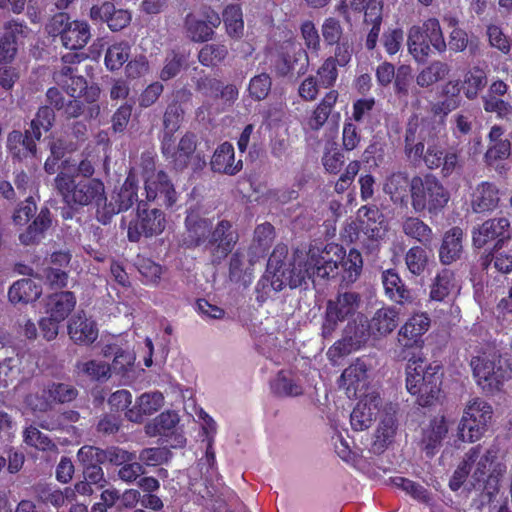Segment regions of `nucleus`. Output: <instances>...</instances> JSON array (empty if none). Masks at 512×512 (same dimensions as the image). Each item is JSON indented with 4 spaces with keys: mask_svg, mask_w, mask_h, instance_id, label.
I'll return each instance as SVG.
<instances>
[{
    "mask_svg": "<svg viewBox=\"0 0 512 512\" xmlns=\"http://www.w3.org/2000/svg\"><path fill=\"white\" fill-rule=\"evenodd\" d=\"M363 268L361 253L352 248L346 255L345 249L338 244L329 243L324 248L311 246L303 255L298 251L292 260H288V246L277 244L267 262V272L271 274L270 286L279 292L286 286L300 287L307 279L315 282L319 279H330L341 276V281L354 283Z\"/></svg>",
    "mask_w": 512,
    "mask_h": 512,
    "instance_id": "1",
    "label": "nucleus"
},
{
    "mask_svg": "<svg viewBox=\"0 0 512 512\" xmlns=\"http://www.w3.org/2000/svg\"><path fill=\"white\" fill-rule=\"evenodd\" d=\"M407 360L406 388L416 397V403L421 407L432 406L437 400L441 390L442 366L429 363L420 353H412L410 357L403 355Z\"/></svg>",
    "mask_w": 512,
    "mask_h": 512,
    "instance_id": "2",
    "label": "nucleus"
},
{
    "mask_svg": "<svg viewBox=\"0 0 512 512\" xmlns=\"http://www.w3.org/2000/svg\"><path fill=\"white\" fill-rule=\"evenodd\" d=\"M54 182L63 203L69 208L82 209L105 199V186L98 178H79L77 174L61 171Z\"/></svg>",
    "mask_w": 512,
    "mask_h": 512,
    "instance_id": "3",
    "label": "nucleus"
},
{
    "mask_svg": "<svg viewBox=\"0 0 512 512\" xmlns=\"http://www.w3.org/2000/svg\"><path fill=\"white\" fill-rule=\"evenodd\" d=\"M443 130V122L435 118L423 117L420 121L412 118L408 121L404 132L403 152L409 163L426 166L428 146L436 145L435 140Z\"/></svg>",
    "mask_w": 512,
    "mask_h": 512,
    "instance_id": "4",
    "label": "nucleus"
},
{
    "mask_svg": "<svg viewBox=\"0 0 512 512\" xmlns=\"http://www.w3.org/2000/svg\"><path fill=\"white\" fill-rule=\"evenodd\" d=\"M411 206L415 212L438 215L447 206L450 193L433 174L415 175L410 182Z\"/></svg>",
    "mask_w": 512,
    "mask_h": 512,
    "instance_id": "5",
    "label": "nucleus"
},
{
    "mask_svg": "<svg viewBox=\"0 0 512 512\" xmlns=\"http://www.w3.org/2000/svg\"><path fill=\"white\" fill-rule=\"evenodd\" d=\"M407 47L418 63H425L433 51L444 53L447 45L439 20L432 17L425 20L422 26H411L407 35Z\"/></svg>",
    "mask_w": 512,
    "mask_h": 512,
    "instance_id": "6",
    "label": "nucleus"
},
{
    "mask_svg": "<svg viewBox=\"0 0 512 512\" xmlns=\"http://www.w3.org/2000/svg\"><path fill=\"white\" fill-rule=\"evenodd\" d=\"M37 205L32 197H28L18 204L12 219L15 225L24 226L34 217L26 230L19 235V240L23 245L37 244L44 237L45 232L52 224L51 212L49 208L42 207L36 215Z\"/></svg>",
    "mask_w": 512,
    "mask_h": 512,
    "instance_id": "7",
    "label": "nucleus"
},
{
    "mask_svg": "<svg viewBox=\"0 0 512 512\" xmlns=\"http://www.w3.org/2000/svg\"><path fill=\"white\" fill-rule=\"evenodd\" d=\"M46 30L52 37L60 36L62 45L70 50H82L91 38L89 24L86 21H71L65 12L56 13Z\"/></svg>",
    "mask_w": 512,
    "mask_h": 512,
    "instance_id": "8",
    "label": "nucleus"
},
{
    "mask_svg": "<svg viewBox=\"0 0 512 512\" xmlns=\"http://www.w3.org/2000/svg\"><path fill=\"white\" fill-rule=\"evenodd\" d=\"M360 304V296L355 292L338 293L329 299L321 325V335L324 339L332 338L339 325L351 319Z\"/></svg>",
    "mask_w": 512,
    "mask_h": 512,
    "instance_id": "9",
    "label": "nucleus"
},
{
    "mask_svg": "<svg viewBox=\"0 0 512 512\" xmlns=\"http://www.w3.org/2000/svg\"><path fill=\"white\" fill-rule=\"evenodd\" d=\"M470 366L477 385L486 394L494 395L500 392L505 382L511 378V371L507 367L501 365L500 361L496 363L490 360L485 353L473 356Z\"/></svg>",
    "mask_w": 512,
    "mask_h": 512,
    "instance_id": "10",
    "label": "nucleus"
},
{
    "mask_svg": "<svg viewBox=\"0 0 512 512\" xmlns=\"http://www.w3.org/2000/svg\"><path fill=\"white\" fill-rule=\"evenodd\" d=\"M165 227V213L159 208H150L147 202L139 201L137 216L129 222L127 237L130 242H138L141 237L160 235Z\"/></svg>",
    "mask_w": 512,
    "mask_h": 512,
    "instance_id": "11",
    "label": "nucleus"
},
{
    "mask_svg": "<svg viewBox=\"0 0 512 512\" xmlns=\"http://www.w3.org/2000/svg\"><path fill=\"white\" fill-rule=\"evenodd\" d=\"M238 241L239 233L234 224L227 219L219 220L204 248L209 253L211 264L220 265L233 252Z\"/></svg>",
    "mask_w": 512,
    "mask_h": 512,
    "instance_id": "12",
    "label": "nucleus"
},
{
    "mask_svg": "<svg viewBox=\"0 0 512 512\" xmlns=\"http://www.w3.org/2000/svg\"><path fill=\"white\" fill-rule=\"evenodd\" d=\"M509 239L510 222L505 217L488 219L472 230V245L477 249L494 242V250H501Z\"/></svg>",
    "mask_w": 512,
    "mask_h": 512,
    "instance_id": "13",
    "label": "nucleus"
},
{
    "mask_svg": "<svg viewBox=\"0 0 512 512\" xmlns=\"http://www.w3.org/2000/svg\"><path fill=\"white\" fill-rule=\"evenodd\" d=\"M196 147V136L191 132H186L177 146H175L174 135L163 136L161 139V152L177 171L188 167Z\"/></svg>",
    "mask_w": 512,
    "mask_h": 512,
    "instance_id": "14",
    "label": "nucleus"
},
{
    "mask_svg": "<svg viewBox=\"0 0 512 512\" xmlns=\"http://www.w3.org/2000/svg\"><path fill=\"white\" fill-rule=\"evenodd\" d=\"M56 84L69 96L74 98L83 97L86 102H96L100 96V89L97 85L88 86L83 76L75 75V69L71 66H63L61 70L53 75Z\"/></svg>",
    "mask_w": 512,
    "mask_h": 512,
    "instance_id": "15",
    "label": "nucleus"
},
{
    "mask_svg": "<svg viewBox=\"0 0 512 512\" xmlns=\"http://www.w3.org/2000/svg\"><path fill=\"white\" fill-rule=\"evenodd\" d=\"M430 317L427 313H415L407 319L398 331V343L402 347L399 357L412 355L408 350L411 348H422L424 344L423 335L430 327Z\"/></svg>",
    "mask_w": 512,
    "mask_h": 512,
    "instance_id": "16",
    "label": "nucleus"
},
{
    "mask_svg": "<svg viewBox=\"0 0 512 512\" xmlns=\"http://www.w3.org/2000/svg\"><path fill=\"white\" fill-rule=\"evenodd\" d=\"M202 17L200 19L194 13L189 12L183 20L187 36L196 43H204L211 40L215 33L214 29L221 23L219 14L211 7H204Z\"/></svg>",
    "mask_w": 512,
    "mask_h": 512,
    "instance_id": "17",
    "label": "nucleus"
},
{
    "mask_svg": "<svg viewBox=\"0 0 512 512\" xmlns=\"http://www.w3.org/2000/svg\"><path fill=\"white\" fill-rule=\"evenodd\" d=\"M144 189L148 202H156L166 208H171L178 198L174 184L162 170L153 171L145 177Z\"/></svg>",
    "mask_w": 512,
    "mask_h": 512,
    "instance_id": "18",
    "label": "nucleus"
},
{
    "mask_svg": "<svg viewBox=\"0 0 512 512\" xmlns=\"http://www.w3.org/2000/svg\"><path fill=\"white\" fill-rule=\"evenodd\" d=\"M78 390L69 384L51 383L47 389L42 391V396L29 395L26 398L28 406L33 411L46 412L51 403H69L76 399Z\"/></svg>",
    "mask_w": 512,
    "mask_h": 512,
    "instance_id": "19",
    "label": "nucleus"
},
{
    "mask_svg": "<svg viewBox=\"0 0 512 512\" xmlns=\"http://www.w3.org/2000/svg\"><path fill=\"white\" fill-rule=\"evenodd\" d=\"M426 167L430 170L440 169L442 177L448 178L462 170L460 152L453 147L445 150L439 145H429Z\"/></svg>",
    "mask_w": 512,
    "mask_h": 512,
    "instance_id": "20",
    "label": "nucleus"
},
{
    "mask_svg": "<svg viewBox=\"0 0 512 512\" xmlns=\"http://www.w3.org/2000/svg\"><path fill=\"white\" fill-rule=\"evenodd\" d=\"M439 100L431 104L430 112L436 121L443 122V130L446 126V117L462 104L461 87L459 81L450 80L441 86L438 92Z\"/></svg>",
    "mask_w": 512,
    "mask_h": 512,
    "instance_id": "21",
    "label": "nucleus"
},
{
    "mask_svg": "<svg viewBox=\"0 0 512 512\" xmlns=\"http://www.w3.org/2000/svg\"><path fill=\"white\" fill-rule=\"evenodd\" d=\"M381 281L385 296L393 303L401 306L413 305L417 302L415 291L408 287L396 269H386L381 273Z\"/></svg>",
    "mask_w": 512,
    "mask_h": 512,
    "instance_id": "22",
    "label": "nucleus"
},
{
    "mask_svg": "<svg viewBox=\"0 0 512 512\" xmlns=\"http://www.w3.org/2000/svg\"><path fill=\"white\" fill-rule=\"evenodd\" d=\"M511 155V142L505 137V129L498 124L491 126L487 134V149L483 160L487 166H495Z\"/></svg>",
    "mask_w": 512,
    "mask_h": 512,
    "instance_id": "23",
    "label": "nucleus"
},
{
    "mask_svg": "<svg viewBox=\"0 0 512 512\" xmlns=\"http://www.w3.org/2000/svg\"><path fill=\"white\" fill-rule=\"evenodd\" d=\"M32 130L27 129L25 132L13 130L7 137V149L14 161H24L37 158V141Z\"/></svg>",
    "mask_w": 512,
    "mask_h": 512,
    "instance_id": "24",
    "label": "nucleus"
},
{
    "mask_svg": "<svg viewBox=\"0 0 512 512\" xmlns=\"http://www.w3.org/2000/svg\"><path fill=\"white\" fill-rule=\"evenodd\" d=\"M185 228L184 245L187 248L202 247L204 249L213 228V222L198 213L190 212L185 218Z\"/></svg>",
    "mask_w": 512,
    "mask_h": 512,
    "instance_id": "25",
    "label": "nucleus"
},
{
    "mask_svg": "<svg viewBox=\"0 0 512 512\" xmlns=\"http://www.w3.org/2000/svg\"><path fill=\"white\" fill-rule=\"evenodd\" d=\"M68 335L77 345L89 346L98 338V327L92 318L81 311L73 315L68 322Z\"/></svg>",
    "mask_w": 512,
    "mask_h": 512,
    "instance_id": "26",
    "label": "nucleus"
},
{
    "mask_svg": "<svg viewBox=\"0 0 512 512\" xmlns=\"http://www.w3.org/2000/svg\"><path fill=\"white\" fill-rule=\"evenodd\" d=\"M90 18L93 21L107 23L113 32L121 31L131 22V14L128 10L116 9L111 2H104L101 5H93L90 9Z\"/></svg>",
    "mask_w": 512,
    "mask_h": 512,
    "instance_id": "27",
    "label": "nucleus"
},
{
    "mask_svg": "<svg viewBox=\"0 0 512 512\" xmlns=\"http://www.w3.org/2000/svg\"><path fill=\"white\" fill-rule=\"evenodd\" d=\"M368 365L362 358H357L345 368L339 379V387L345 389L349 398L357 397L358 391L366 386Z\"/></svg>",
    "mask_w": 512,
    "mask_h": 512,
    "instance_id": "28",
    "label": "nucleus"
},
{
    "mask_svg": "<svg viewBox=\"0 0 512 512\" xmlns=\"http://www.w3.org/2000/svg\"><path fill=\"white\" fill-rule=\"evenodd\" d=\"M211 170L215 173L234 176L243 168L242 160L235 161L234 147L230 142H223L214 151L211 161Z\"/></svg>",
    "mask_w": 512,
    "mask_h": 512,
    "instance_id": "29",
    "label": "nucleus"
},
{
    "mask_svg": "<svg viewBox=\"0 0 512 512\" xmlns=\"http://www.w3.org/2000/svg\"><path fill=\"white\" fill-rule=\"evenodd\" d=\"M463 229L454 226L447 230L439 248V260L444 265H450L461 258L463 253Z\"/></svg>",
    "mask_w": 512,
    "mask_h": 512,
    "instance_id": "30",
    "label": "nucleus"
},
{
    "mask_svg": "<svg viewBox=\"0 0 512 512\" xmlns=\"http://www.w3.org/2000/svg\"><path fill=\"white\" fill-rule=\"evenodd\" d=\"M499 189L488 181L479 183L471 196V207L475 213L491 212L498 207Z\"/></svg>",
    "mask_w": 512,
    "mask_h": 512,
    "instance_id": "31",
    "label": "nucleus"
},
{
    "mask_svg": "<svg viewBox=\"0 0 512 512\" xmlns=\"http://www.w3.org/2000/svg\"><path fill=\"white\" fill-rule=\"evenodd\" d=\"M496 460V455L492 450H487L479 460L477 461L476 468L473 472L472 478L474 480V486L482 484L483 490H488V494L492 495L498 491L497 483L498 477L494 475L496 469L490 472L492 464Z\"/></svg>",
    "mask_w": 512,
    "mask_h": 512,
    "instance_id": "32",
    "label": "nucleus"
},
{
    "mask_svg": "<svg viewBox=\"0 0 512 512\" xmlns=\"http://www.w3.org/2000/svg\"><path fill=\"white\" fill-rule=\"evenodd\" d=\"M159 420L153 426L148 424L146 426V433L149 435L159 434L165 437V441L171 448H183L186 445V437L182 432L175 430L180 418H154Z\"/></svg>",
    "mask_w": 512,
    "mask_h": 512,
    "instance_id": "33",
    "label": "nucleus"
},
{
    "mask_svg": "<svg viewBox=\"0 0 512 512\" xmlns=\"http://www.w3.org/2000/svg\"><path fill=\"white\" fill-rule=\"evenodd\" d=\"M300 61H302V63L299 71L308 65V55L306 51L302 48L296 49L294 46H291L290 49L283 50L277 55L273 68L277 76L285 77L296 69Z\"/></svg>",
    "mask_w": 512,
    "mask_h": 512,
    "instance_id": "34",
    "label": "nucleus"
},
{
    "mask_svg": "<svg viewBox=\"0 0 512 512\" xmlns=\"http://www.w3.org/2000/svg\"><path fill=\"white\" fill-rule=\"evenodd\" d=\"M399 323V311L392 306L376 310L368 323V329L374 336H386L392 333Z\"/></svg>",
    "mask_w": 512,
    "mask_h": 512,
    "instance_id": "35",
    "label": "nucleus"
},
{
    "mask_svg": "<svg viewBox=\"0 0 512 512\" xmlns=\"http://www.w3.org/2000/svg\"><path fill=\"white\" fill-rule=\"evenodd\" d=\"M42 295V286L30 278L15 281L8 290V299L13 304L33 303Z\"/></svg>",
    "mask_w": 512,
    "mask_h": 512,
    "instance_id": "36",
    "label": "nucleus"
},
{
    "mask_svg": "<svg viewBox=\"0 0 512 512\" xmlns=\"http://www.w3.org/2000/svg\"><path fill=\"white\" fill-rule=\"evenodd\" d=\"M448 433L446 418H432L430 426L423 431V450L428 457H433Z\"/></svg>",
    "mask_w": 512,
    "mask_h": 512,
    "instance_id": "37",
    "label": "nucleus"
},
{
    "mask_svg": "<svg viewBox=\"0 0 512 512\" xmlns=\"http://www.w3.org/2000/svg\"><path fill=\"white\" fill-rule=\"evenodd\" d=\"M410 182L408 174L403 171H397L387 176L383 190L390 196L393 203H404L410 194Z\"/></svg>",
    "mask_w": 512,
    "mask_h": 512,
    "instance_id": "38",
    "label": "nucleus"
},
{
    "mask_svg": "<svg viewBox=\"0 0 512 512\" xmlns=\"http://www.w3.org/2000/svg\"><path fill=\"white\" fill-rule=\"evenodd\" d=\"M271 391L278 397H298L303 395L304 388L300 380L290 372L280 370L270 383Z\"/></svg>",
    "mask_w": 512,
    "mask_h": 512,
    "instance_id": "39",
    "label": "nucleus"
},
{
    "mask_svg": "<svg viewBox=\"0 0 512 512\" xmlns=\"http://www.w3.org/2000/svg\"><path fill=\"white\" fill-rule=\"evenodd\" d=\"M76 305V297L73 292L62 291L49 296L46 312L63 321L71 313Z\"/></svg>",
    "mask_w": 512,
    "mask_h": 512,
    "instance_id": "40",
    "label": "nucleus"
},
{
    "mask_svg": "<svg viewBox=\"0 0 512 512\" xmlns=\"http://www.w3.org/2000/svg\"><path fill=\"white\" fill-rule=\"evenodd\" d=\"M376 99L373 96L358 98L352 103V114L347 120L366 128H372L374 124V111Z\"/></svg>",
    "mask_w": 512,
    "mask_h": 512,
    "instance_id": "41",
    "label": "nucleus"
},
{
    "mask_svg": "<svg viewBox=\"0 0 512 512\" xmlns=\"http://www.w3.org/2000/svg\"><path fill=\"white\" fill-rule=\"evenodd\" d=\"M403 233L424 246H429L433 240L432 228L418 217L409 216L402 221Z\"/></svg>",
    "mask_w": 512,
    "mask_h": 512,
    "instance_id": "42",
    "label": "nucleus"
},
{
    "mask_svg": "<svg viewBox=\"0 0 512 512\" xmlns=\"http://www.w3.org/2000/svg\"><path fill=\"white\" fill-rule=\"evenodd\" d=\"M455 288L454 272L450 269L444 268L436 274L430 286V299L442 302Z\"/></svg>",
    "mask_w": 512,
    "mask_h": 512,
    "instance_id": "43",
    "label": "nucleus"
},
{
    "mask_svg": "<svg viewBox=\"0 0 512 512\" xmlns=\"http://www.w3.org/2000/svg\"><path fill=\"white\" fill-rule=\"evenodd\" d=\"M487 73L479 67H471L465 74L463 80L464 95L469 100H474L478 97L480 91H482L487 85Z\"/></svg>",
    "mask_w": 512,
    "mask_h": 512,
    "instance_id": "44",
    "label": "nucleus"
},
{
    "mask_svg": "<svg viewBox=\"0 0 512 512\" xmlns=\"http://www.w3.org/2000/svg\"><path fill=\"white\" fill-rule=\"evenodd\" d=\"M446 45L451 52L460 53L468 49L471 55H475L479 50V39L473 35L469 36L464 29H453L449 33Z\"/></svg>",
    "mask_w": 512,
    "mask_h": 512,
    "instance_id": "45",
    "label": "nucleus"
},
{
    "mask_svg": "<svg viewBox=\"0 0 512 512\" xmlns=\"http://www.w3.org/2000/svg\"><path fill=\"white\" fill-rule=\"evenodd\" d=\"M187 62V56L178 48L166 52L163 67L160 70L159 78L162 81H169L180 74Z\"/></svg>",
    "mask_w": 512,
    "mask_h": 512,
    "instance_id": "46",
    "label": "nucleus"
},
{
    "mask_svg": "<svg viewBox=\"0 0 512 512\" xmlns=\"http://www.w3.org/2000/svg\"><path fill=\"white\" fill-rule=\"evenodd\" d=\"M397 430L396 418H382L376 429L372 449L382 453L393 442Z\"/></svg>",
    "mask_w": 512,
    "mask_h": 512,
    "instance_id": "47",
    "label": "nucleus"
},
{
    "mask_svg": "<svg viewBox=\"0 0 512 512\" xmlns=\"http://www.w3.org/2000/svg\"><path fill=\"white\" fill-rule=\"evenodd\" d=\"M487 426L486 418H461L458 436L464 442H476L484 435Z\"/></svg>",
    "mask_w": 512,
    "mask_h": 512,
    "instance_id": "48",
    "label": "nucleus"
},
{
    "mask_svg": "<svg viewBox=\"0 0 512 512\" xmlns=\"http://www.w3.org/2000/svg\"><path fill=\"white\" fill-rule=\"evenodd\" d=\"M479 453L480 446L472 447L466 453L464 460L457 466L449 480V488L452 491H458L464 484L470 473L472 464L475 463L479 458Z\"/></svg>",
    "mask_w": 512,
    "mask_h": 512,
    "instance_id": "49",
    "label": "nucleus"
},
{
    "mask_svg": "<svg viewBox=\"0 0 512 512\" xmlns=\"http://www.w3.org/2000/svg\"><path fill=\"white\" fill-rule=\"evenodd\" d=\"M449 72L450 67L447 63L439 60L433 61L418 73L416 83L422 88H427L443 80Z\"/></svg>",
    "mask_w": 512,
    "mask_h": 512,
    "instance_id": "50",
    "label": "nucleus"
},
{
    "mask_svg": "<svg viewBox=\"0 0 512 512\" xmlns=\"http://www.w3.org/2000/svg\"><path fill=\"white\" fill-rule=\"evenodd\" d=\"M204 423L201 426L199 432V438L201 443L205 444V458L210 466L214 468L216 465V455L214 450L215 436L217 434V423L214 418H202Z\"/></svg>",
    "mask_w": 512,
    "mask_h": 512,
    "instance_id": "51",
    "label": "nucleus"
},
{
    "mask_svg": "<svg viewBox=\"0 0 512 512\" xmlns=\"http://www.w3.org/2000/svg\"><path fill=\"white\" fill-rule=\"evenodd\" d=\"M138 200V179L129 173L118 192L115 201L122 212L129 210Z\"/></svg>",
    "mask_w": 512,
    "mask_h": 512,
    "instance_id": "52",
    "label": "nucleus"
},
{
    "mask_svg": "<svg viewBox=\"0 0 512 512\" xmlns=\"http://www.w3.org/2000/svg\"><path fill=\"white\" fill-rule=\"evenodd\" d=\"M226 31L231 37H240L244 30L243 12L239 4H229L222 12Z\"/></svg>",
    "mask_w": 512,
    "mask_h": 512,
    "instance_id": "53",
    "label": "nucleus"
},
{
    "mask_svg": "<svg viewBox=\"0 0 512 512\" xmlns=\"http://www.w3.org/2000/svg\"><path fill=\"white\" fill-rule=\"evenodd\" d=\"M228 48L221 43L205 44L198 53V61L205 67H216L225 60Z\"/></svg>",
    "mask_w": 512,
    "mask_h": 512,
    "instance_id": "54",
    "label": "nucleus"
},
{
    "mask_svg": "<svg viewBox=\"0 0 512 512\" xmlns=\"http://www.w3.org/2000/svg\"><path fill=\"white\" fill-rule=\"evenodd\" d=\"M390 481L395 487L403 490L406 494L419 502L428 504L431 501L430 492L415 481L402 476L391 477Z\"/></svg>",
    "mask_w": 512,
    "mask_h": 512,
    "instance_id": "55",
    "label": "nucleus"
},
{
    "mask_svg": "<svg viewBox=\"0 0 512 512\" xmlns=\"http://www.w3.org/2000/svg\"><path fill=\"white\" fill-rule=\"evenodd\" d=\"M184 117V109L178 100H173L168 104L163 115V136H173L180 128Z\"/></svg>",
    "mask_w": 512,
    "mask_h": 512,
    "instance_id": "56",
    "label": "nucleus"
},
{
    "mask_svg": "<svg viewBox=\"0 0 512 512\" xmlns=\"http://www.w3.org/2000/svg\"><path fill=\"white\" fill-rule=\"evenodd\" d=\"M404 259L407 269L415 276L422 275L428 265V254L421 246L409 248Z\"/></svg>",
    "mask_w": 512,
    "mask_h": 512,
    "instance_id": "57",
    "label": "nucleus"
},
{
    "mask_svg": "<svg viewBox=\"0 0 512 512\" xmlns=\"http://www.w3.org/2000/svg\"><path fill=\"white\" fill-rule=\"evenodd\" d=\"M55 122V113L53 108L48 105L39 107L35 118L30 123V130L36 139H40L42 132L49 131Z\"/></svg>",
    "mask_w": 512,
    "mask_h": 512,
    "instance_id": "58",
    "label": "nucleus"
},
{
    "mask_svg": "<svg viewBox=\"0 0 512 512\" xmlns=\"http://www.w3.org/2000/svg\"><path fill=\"white\" fill-rule=\"evenodd\" d=\"M130 55V47L125 43H115L108 47L105 54V65L110 71L120 69L128 60Z\"/></svg>",
    "mask_w": 512,
    "mask_h": 512,
    "instance_id": "59",
    "label": "nucleus"
},
{
    "mask_svg": "<svg viewBox=\"0 0 512 512\" xmlns=\"http://www.w3.org/2000/svg\"><path fill=\"white\" fill-rule=\"evenodd\" d=\"M164 404V396L161 392L142 394L137 401V416H150L158 412Z\"/></svg>",
    "mask_w": 512,
    "mask_h": 512,
    "instance_id": "60",
    "label": "nucleus"
},
{
    "mask_svg": "<svg viewBox=\"0 0 512 512\" xmlns=\"http://www.w3.org/2000/svg\"><path fill=\"white\" fill-rule=\"evenodd\" d=\"M483 109L487 113H495L498 119L509 121L512 118V104L508 100L497 97L482 98Z\"/></svg>",
    "mask_w": 512,
    "mask_h": 512,
    "instance_id": "61",
    "label": "nucleus"
},
{
    "mask_svg": "<svg viewBox=\"0 0 512 512\" xmlns=\"http://www.w3.org/2000/svg\"><path fill=\"white\" fill-rule=\"evenodd\" d=\"M24 442L41 451H54L57 449L55 443L47 435L33 426L25 429Z\"/></svg>",
    "mask_w": 512,
    "mask_h": 512,
    "instance_id": "62",
    "label": "nucleus"
},
{
    "mask_svg": "<svg viewBox=\"0 0 512 512\" xmlns=\"http://www.w3.org/2000/svg\"><path fill=\"white\" fill-rule=\"evenodd\" d=\"M39 497L45 504H51L55 508H60L66 503V501L74 498V491L68 487L63 491L60 489L43 487L39 492Z\"/></svg>",
    "mask_w": 512,
    "mask_h": 512,
    "instance_id": "63",
    "label": "nucleus"
},
{
    "mask_svg": "<svg viewBox=\"0 0 512 512\" xmlns=\"http://www.w3.org/2000/svg\"><path fill=\"white\" fill-rule=\"evenodd\" d=\"M271 86V77L267 73L255 75L248 85L249 96L256 101L263 100L268 96Z\"/></svg>",
    "mask_w": 512,
    "mask_h": 512,
    "instance_id": "64",
    "label": "nucleus"
}]
</instances>
